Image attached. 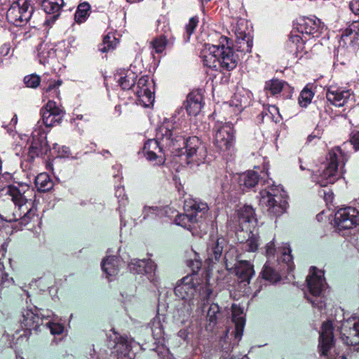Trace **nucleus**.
Instances as JSON below:
<instances>
[{
	"label": "nucleus",
	"instance_id": "aec40b11",
	"mask_svg": "<svg viewBox=\"0 0 359 359\" xmlns=\"http://www.w3.org/2000/svg\"><path fill=\"white\" fill-rule=\"evenodd\" d=\"M244 22V20H240L239 22L234 27V32L236 36V50L245 53L251 52L253 41L250 33H246L245 29L242 27Z\"/></svg>",
	"mask_w": 359,
	"mask_h": 359
},
{
	"label": "nucleus",
	"instance_id": "13d9d810",
	"mask_svg": "<svg viewBox=\"0 0 359 359\" xmlns=\"http://www.w3.org/2000/svg\"><path fill=\"white\" fill-rule=\"evenodd\" d=\"M350 9L356 15H359V0H353L349 4Z\"/></svg>",
	"mask_w": 359,
	"mask_h": 359
},
{
	"label": "nucleus",
	"instance_id": "0eeeda50",
	"mask_svg": "<svg viewBox=\"0 0 359 359\" xmlns=\"http://www.w3.org/2000/svg\"><path fill=\"white\" fill-rule=\"evenodd\" d=\"M281 256L277 259V266H275L270 261H267L261 272L263 279L275 283L280 280V271L285 268L287 271L293 269L292 257L291 255V249L287 244H285L281 249L279 250Z\"/></svg>",
	"mask_w": 359,
	"mask_h": 359
},
{
	"label": "nucleus",
	"instance_id": "f257e3e1",
	"mask_svg": "<svg viewBox=\"0 0 359 359\" xmlns=\"http://www.w3.org/2000/svg\"><path fill=\"white\" fill-rule=\"evenodd\" d=\"M180 142L184 145L188 164L196 163L198 165L205 161L207 156L205 146L196 136L185 139L173 120H166L160 126L156 138L145 142L142 153L148 161L154 162V164H161L164 161V149L175 147Z\"/></svg>",
	"mask_w": 359,
	"mask_h": 359
},
{
	"label": "nucleus",
	"instance_id": "c85d7f7f",
	"mask_svg": "<svg viewBox=\"0 0 359 359\" xmlns=\"http://www.w3.org/2000/svg\"><path fill=\"white\" fill-rule=\"evenodd\" d=\"M196 304H197V302L182 300V302L177 306L175 314V316L180 323H184L187 321Z\"/></svg>",
	"mask_w": 359,
	"mask_h": 359
},
{
	"label": "nucleus",
	"instance_id": "bf43d9fd",
	"mask_svg": "<svg viewBox=\"0 0 359 359\" xmlns=\"http://www.w3.org/2000/svg\"><path fill=\"white\" fill-rule=\"evenodd\" d=\"M10 48L8 46L4 45L0 48V55L6 56L8 54Z\"/></svg>",
	"mask_w": 359,
	"mask_h": 359
},
{
	"label": "nucleus",
	"instance_id": "4be33fe9",
	"mask_svg": "<svg viewBox=\"0 0 359 359\" xmlns=\"http://www.w3.org/2000/svg\"><path fill=\"white\" fill-rule=\"evenodd\" d=\"M349 90H344L341 88L331 86L327 89V100L336 107L344 106L351 97Z\"/></svg>",
	"mask_w": 359,
	"mask_h": 359
},
{
	"label": "nucleus",
	"instance_id": "6e6552de",
	"mask_svg": "<svg viewBox=\"0 0 359 359\" xmlns=\"http://www.w3.org/2000/svg\"><path fill=\"white\" fill-rule=\"evenodd\" d=\"M323 276V271L318 270L315 266H311L306 280L307 288L311 295L309 296L306 294V297L313 307L318 308L320 311L325 307V303L322 296L325 286Z\"/></svg>",
	"mask_w": 359,
	"mask_h": 359
},
{
	"label": "nucleus",
	"instance_id": "37998d69",
	"mask_svg": "<svg viewBox=\"0 0 359 359\" xmlns=\"http://www.w3.org/2000/svg\"><path fill=\"white\" fill-rule=\"evenodd\" d=\"M153 337L156 339H160L163 337L164 331L163 325L158 317L154 318L150 323Z\"/></svg>",
	"mask_w": 359,
	"mask_h": 359
},
{
	"label": "nucleus",
	"instance_id": "423d86ee",
	"mask_svg": "<svg viewBox=\"0 0 359 359\" xmlns=\"http://www.w3.org/2000/svg\"><path fill=\"white\" fill-rule=\"evenodd\" d=\"M6 13L8 21L16 26L27 23L32 27L39 25V21L34 13V9L29 0H11Z\"/></svg>",
	"mask_w": 359,
	"mask_h": 359
},
{
	"label": "nucleus",
	"instance_id": "20e7f679",
	"mask_svg": "<svg viewBox=\"0 0 359 359\" xmlns=\"http://www.w3.org/2000/svg\"><path fill=\"white\" fill-rule=\"evenodd\" d=\"M264 188L259 191V205L273 215H280L285 210V193L280 186L274 185L270 180L263 184Z\"/></svg>",
	"mask_w": 359,
	"mask_h": 359
},
{
	"label": "nucleus",
	"instance_id": "864d4df0",
	"mask_svg": "<svg viewBox=\"0 0 359 359\" xmlns=\"http://www.w3.org/2000/svg\"><path fill=\"white\" fill-rule=\"evenodd\" d=\"M48 326L53 334H60L64 330V327L59 323H49Z\"/></svg>",
	"mask_w": 359,
	"mask_h": 359
},
{
	"label": "nucleus",
	"instance_id": "052dcab7",
	"mask_svg": "<svg viewBox=\"0 0 359 359\" xmlns=\"http://www.w3.org/2000/svg\"><path fill=\"white\" fill-rule=\"evenodd\" d=\"M18 123V117H17V115L15 114L13 116V117L12 118V119L11 120V122H10V126H11V128L12 129V128H15V125L17 124Z\"/></svg>",
	"mask_w": 359,
	"mask_h": 359
},
{
	"label": "nucleus",
	"instance_id": "6ab92c4d",
	"mask_svg": "<svg viewBox=\"0 0 359 359\" xmlns=\"http://www.w3.org/2000/svg\"><path fill=\"white\" fill-rule=\"evenodd\" d=\"M41 6L42 9L47 15L43 25H52L60 15L63 0H36Z\"/></svg>",
	"mask_w": 359,
	"mask_h": 359
},
{
	"label": "nucleus",
	"instance_id": "603ef678",
	"mask_svg": "<svg viewBox=\"0 0 359 359\" xmlns=\"http://www.w3.org/2000/svg\"><path fill=\"white\" fill-rule=\"evenodd\" d=\"M40 81L41 80L39 76L36 74L26 76L24 78V82L25 85L29 88H35L38 87L40 84Z\"/></svg>",
	"mask_w": 359,
	"mask_h": 359
},
{
	"label": "nucleus",
	"instance_id": "774afa93",
	"mask_svg": "<svg viewBox=\"0 0 359 359\" xmlns=\"http://www.w3.org/2000/svg\"><path fill=\"white\" fill-rule=\"evenodd\" d=\"M84 116L83 115H76V117L74 118V121L75 120H82L83 119Z\"/></svg>",
	"mask_w": 359,
	"mask_h": 359
},
{
	"label": "nucleus",
	"instance_id": "79ce46f5",
	"mask_svg": "<svg viewBox=\"0 0 359 359\" xmlns=\"http://www.w3.org/2000/svg\"><path fill=\"white\" fill-rule=\"evenodd\" d=\"M117 43L116 38L114 35L108 34L104 36L102 43L99 46V50L102 53H107L114 50Z\"/></svg>",
	"mask_w": 359,
	"mask_h": 359
},
{
	"label": "nucleus",
	"instance_id": "de8ad7c7",
	"mask_svg": "<svg viewBox=\"0 0 359 359\" xmlns=\"http://www.w3.org/2000/svg\"><path fill=\"white\" fill-rule=\"evenodd\" d=\"M35 182L39 189L42 191L49 190L53 185L48 176L43 174L38 175L36 178Z\"/></svg>",
	"mask_w": 359,
	"mask_h": 359
},
{
	"label": "nucleus",
	"instance_id": "1a4fd4ad",
	"mask_svg": "<svg viewBox=\"0 0 359 359\" xmlns=\"http://www.w3.org/2000/svg\"><path fill=\"white\" fill-rule=\"evenodd\" d=\"M214 145L224 156H232L235 151V131L231 123H217L214 127Z\"/></svg>",
	"mask_w": 359,
	"mask_h": 359
},
{
	"label": "nucleus",
	"instance_id": "c9c22d12",
	"mask_svg": "<svg viewBox=\"0 0 359 359\" xmlns=\"http://www.w3.org/2000/svg\"><path fill=\"white\" fill-rule=\"evenodd\" d=\"M222 317L220 308L217 304H211L206 313V320L208 323V329H212Z\"/></svg>",
	"mask_w": 359,
	"mask_h": 359
},
{
	"label": "nucleus",
	"instance_id": "bb28decb",
	"mask_svg": "<svg viewBox=\"0 0 359 359\" xmlns=\"http://www.w3.org/2000/svg\"><path fill=\"white\" fill-rule=\"evenodd\" d=\"M236 274L240 282L246 285L255 274L253 266L248 261H239L236 266Z\"/></svg>",
	"mask_w": 359,
	"mask_h": 359
},
{
	"label": "nucleus",
	"instance_id": "ea45409f",
	"mask_svg": "<svg viewBox=\"0 0 359 359\" xmlns=\"http://www.w3.org/2000/svg\"><path fill=\"white\" fill-rule=\"evenodd\" d=\"M90 6L87 2L81 3L79 5L74 14V19L77 23H82L86 21L90 14Z\"/></svg>",
	"mask_w": 359,
	"mask_h": 359
},
{
	"label": "nucleus",
	"instance_id": "f8f14e48",
	"mask_svg": "<svg viewBox=\"0 0 359 359\" xmlns=\"http://www.w3.org/2000/svg\"><path fill=\"white\" fill-rule=\"evenodd\" d=\"M32 143L28 151V157L32 161L36 157H43L51 152L46 140V133L38 122L32 134Z\"/></svg>",
	"mask_w": 359,
	"mask_h": 359
},
{
	"label": "nucleus",
	"instance_id": "39448f33",
	"mask_svg": "<svg viewBox=\"0 0 359 359\" xmlns=\"http://www.w3.org/2000/svg\"><path fill=\"white\" fill-rule=\"evenodd\" d=\"M326 160L323 172L319 176L313 177V180L321 187H326L337 181L339 177L338 168H342L345 165L348 155L341 147H336L329 151Z\"/></svg>",
	"mask_w": 359,
	"mask_h": 359
},
{
	"label": "nucleus",
	"instance_id": "e2e57ef3",
	"mask_svg": "<svg viewBox=\"0 0 359 359\" xmlns=\"http://www.w3.org/2000/svg\"><path fill=\"white\" fill-rule=\"evenodd\" d=\"M62 154H60L59 156H68V154L69 152V148L66 147H63L62 148Z\"/></svg>",
	"mask_w": 359,
	"mask_h": 359
},
{
	"label": "nucleus",
	"instance_id": "e433bc0d",
	"mask_svg": "<svg viewBox=\"0 0 359 359\" xmlns=\"http://www.w3.org/2000/svg\"><path fill=\"white\" fill-rule=\"evenodd\" d=\"M62 84L61 80L50 81L47 87H44L43 97L44 100H53L55 97L59 98L60 90L59 87Z\"/></svg>",
	"mask_w": 359,
	"mask_h": 359
},
{
	"label": "nucleus",
	"instance_id": "2eb2a0df",
	"mask_svg": "<svg viewBox=\"0 0 359 359\" xmlns=\"http://www.w3.org/2000/svg\"><path fill=\"white\" fill-rule=\"evenodd\" d=\"M296 29L304 36L318 37L325 29V25L320 19L316 17H303L298 20Z\"/></svg>",
	"mask_w": 359,
	"mask_h": 359
},
{
	"label": "nucleus",
	"instance_id": "5701e85b",
	"mask_svg": "<svg viewBox=\"0 0 359 359\" xmlns=\"http://www.w3.org/2000/svg\"><path fill=\"white\" fill-rule=\"evenodd\" d=\"M226 245V241L223 237L212 236L207 245V255L208 259L213 262L218 261L222 255L224 248Z\"/></svg>",
	"mask_w": 359,
	"mask_h": 359
},
{
	"label": "nucleus",
	"instance_id": "9b49d317",
	"mask_svg": "<svg viewBox=\"0 0 359 359\" xmlns=\"http://www.w3.org/2000/svg\"><path fill=\"white\" fill-rule=\"evenodd\" d=\"M334 223L339 233L346 236L344 231L352 229L359 224V210L350 206L339 209L335 213Z\"/></svg>",
	"mask_w": 359,
	"mask_h": 359
},
{
	"label": "nucleus",
	"instance_id": "58836bf2",
	"mask_svg": "<svg viewBox=\"0 0 359 359\" xmlns=\"http://www.w3.org/2000/svg\"><path fill=\"white\" fill-rule=\"evenodd\" d=\"M250 96L248 95H242L237 93L231 100V104L237 108L238 111H242L250 104Z\"/></svg>",
	"mask_w": 359,
	"mask_h": 359
},
{
	"label": "nucleus",
	"instance_id": "09e8293b",
	"mask_svg": "<svg viewBox=\"0 0 359 359\" xmlns=\"http://www.w3.org/2000/svg\"><path fill=\"white\" fill-rule=\"evenodd\" d=\"M313 95V93L310 89L304 88L302 90L298 99L300 106L303 107H307L311 103Z\"/></svg>",
	"mask_w": 359,
	"mask_h": 359
},
{
	"label": "nucleus",
	"instance_id": "c756f323",
	"mask_svg": "<svg viewBox=\"0 0 359 359\" xmlns=\"http://www.w3.org/2000/svg\"><path fill=\"white\" fill-rule=\"evenodd\" d=\"M39 317L31 309H25L22 311L20 323L25 329L36 328L39 325Z\"/></svg>",
	"mask_w": 359,
	"mask_h": 359
},
{
	"label": "nucleus",
	"instance_id": "f704fd0d",
	"mask_svg": "<svg viewBox=\"0 0 359 359\" xmlns=\"http://www.w3.org/2000/svg\"><path fill=\"white\" fill-rule=\"evenodd\" d=\"M55 51L51 44L41 43L37 47V55L41 64L45 65L49 58L55 57Z\"/></svg>",
	"mask_w": 359,
	"mask_h": 359
},
{
	"label": "nucleus",
	"instance_id": "ddd939ff",
	"mask_svg": "<svg viewBox=\"0 0 359 359\" xmlns=\"http://www.w3.org/2000/svg\"><path fill=\"white\" fill-rule=\"evenodd\" d=\"M340 339L346 346H353L355 355H359V323L348 319L342 322L339 328Z\"/></svg>",
	"mask_w": 359,
	"mask_h": 359
},
{
	"label": "nucleus",
	"instance_id": "412c9836",
	"mask_svg": "<svg viewBox=\"0 0 359 359\" xmlns=\"http://www.w3.org/2000/svg\"><path fill=\"white\" fill-rule=\"evenodd\" d=\"M334 346L332 324L326 321L322 325L320 333L318 348L321 355L327 356L329 350Z\"/></svg>",
	"mask_w": 359,
	"mask_h": 359
},
{
	"label": "nucleus",
	"instance_id": "9d476101",
	"mask_svg": "<svg viewBox=\"0 0 359 359\" xmlns=\"http://www.w3.org/2000/svg\"><path fill=\"white\" fill-rule=\"evenodd\" d=\"M184 209L185 213L177 215L175 222L177 225L190 230L198 219L207 212L208 206L206 203L189 199L185 201Z\"/></svg>",
	"mask_w": 359,
	"mask_h": 359
},
{
	"label": "nucleus",
	"instance_id": "7ed1b4c3",
	"mask_svg": "<svg viewBox=\"0 0 359 359\" xmlns=\"http://www.w3.org/2000/svg\"><path fill=\"white\" fill-rule=\"evenodd\" d=\"M175 294L183 301L191 300L197 302L204 306L212 293L208 285L199 284L194 274H189L180 280L175 287Z\"/></svg>",
	"mask_w": 359,
	"mask_h": 359
},
{
	"label": "nucleus",
	"instance_id": "6e6d98bb",
	"mask_svg": "<svg viewBox=\"0 0 359 359\" xmlns=\"http://www.w3.org/2000/svg\"><path fill=\"white\" fill-rule=\"evenodd\" d=\"M265 254L267 257L270 258L271 257H274L276 248L273 241L267 243L265 246Z\"/></svg>",
	"mask_w": 359,
	"mask_h": 359
},
{
	"label": "nucleus",
	"instance_id": "8fccbe9b",
	"mask_svg": "<svg viewBox=\"0 0 359 359\" xmlns=\"http://www.w3.org/2000/svg\"><path fill=\"white\" fill-rule=\"evenodd\" d=\"M259 236L252 233L245 243V248L249 252H254L257 250Z\"/></svg>",
	"mask_w": 359,
	"mask_h": 359
},
{
	"label": "nucleus",
	"instance_id": "cd10ccee",
	"mask_svg": "<svg viewBox=\"0 0 359 359\" xmlns=\"http://www.w3.org/2000/svg\"><path fill=\"white\" fill-rule=\"evenodd\" d=\"M242 190L254 187L259 182V175L257 172L248 170L235 177Z\"/></svg>",
	"mask_w": 359,
	"mask_h": 359
},
{
	"label": "nucleus",
	"instance_id": "f3484780",
	"mask_svg": "<svg viewBox=\"0 0 359 359\" xmlns=\"http://www.w3.org/2000/svg\"><path fill=\"white\" fill-rule=\"evenodd\" d=\"M136 94L145 107H149L154 102V82L147 76L139 79Z\"/></svg>",
	"mask_w": 359,
	"mask_h": 359
},
{
	"label": "nucleus",
	"instance_id": "49530a36",
	"mask_svg": "<svg viewBox=\"0 0 359 359\" xmlns=\"http://www.w3.org/2000/svg\"><path fill=\"white\" fill-rule=\"evenodd\" d=\"M198 22L199 20L197 16H194L189 19V22L185 25V36L184 39L185 42H188L189 41L190 37L194 32Z\"/></svg>",
	"mask_w": 359,
	"mask_h": 359
},
{
	"label": "nucleus",
	"instance_id": "f03ea898",
	"mask_svg": "<svg viewBox=\"0 0 359 359\" xmlns=\"http://www.w3.org/2000/svg\"><path fill=\"white\" fill-rule=\"evenodd\" d=\"M6 196L15 206V210L8 219V222L20 220L22 224H28L35 215V210L27 205L28 200L26 194L29 191V187L25 184H11L2 190Z\"/></svg>",
	"mask_w": 359,
	"mask_h": 359
},
{
	"label": "nucleus",
	"instance_id": "2f4dec72",
	"mask_svg": "<svg viewBox=\"0 0 359 359\" xmlns=\"http://www.w3.org/2000/svg\"><path fill=\"white\" fill-rule=\"evenodd\" d=\"M288 87L289 85L285 81L277 79H273L265 83L264 90L266 91L267 96L269 95L276 96L280 94L282 90L287 88Z\"/></svg>",
	"mask_w": 359,
	"mask_h": 359
},
{
	"label": "nucleus",
	"instance_id": "a211bd4d",
	"mask_svg": "<svg viewBox=\"0 0 359 359\" xmlns=\"http://www.w3.org/2000/svg\"><path fill=\"white\" fill-rule=\"evenodd\" d=\"M213 51L217 53L219 67L221 70L231 71L236 68L238 58L233 53L232 48L225 46L223 43L219 44V48H212ZM214 53V52H212Z\"/></svg>",
	"mask_w": 359,
	"mask_h": 359
},
{
	"label": "nucleus",
	"instance_id": "dca6fc26",
	"mask_svg": "<svg viewBox=\"0 0 359 359\" xmlns=\"http://www.w3.org/2000/svg\"><path fill=\"white\" fill-rule=\"evenodd\" d=\"M43 123L46 127H52L59 124L65 114L63 109L56 102L49 100L41 109Z\"/></svg>",
	"mask_w": 359,
	"mask_h": 359
},
{
	"label": "nucleus",
	"instance_id": "3c124183",
	"mask_svg": "<svg viewBox=\"0 0 359 359\" xmlns=\"http://www.w3.org/2000/svg\"><path fill=\"white\" fill-rule=\"evenodd\" d=\"M115 195L118 198V202L121 206H126L128 202V198L123 187H117L115 191Z\"/></svg>",
	"mask_w": 359,
	"mask_h": 359
},
{
	"label": "nucleus",
	"instance_id": "393cba45",
	"mask_svg": "<svg viewBox=\"0 0 359 359\" xmlns=\"http://www.w3.org/2000/svg\"><path fill=\"white\" fill-rule=\"evenodd\" d=\"M184 107L189 115H198L203 107L202 95L198 92L190 93L184 102Z\"/></svg>",
	"mask_w": 359,
	"mask_h": 359
},
{
	"label": "nucleus",
	"instance_id": "4d7b16f0",
	"mask_svg": "<svg viewBox=\"0 0 359 359\" xmlns=\"http://www.w3.org/2000/svg\"><path fill=\"white\" fill-rule=\"evenodd\" d=\"M351 142L353 145L355 150L359 149V130L352 132Z\"/></svg>",
	"mask_w": 359,
	"mask_h": 359
},
{
	"label": "nucleus",
	"instance_id": "5fc2aeb1",
	"mask_svg": "<svg viewBox=\"0 0 359 359\" xmlns=\"http://www.w3.org/2000/svg\"><path fill=\"white\" fill-rule=\"evenodd\" d=\"M187 265L191 269L194 273L193 274L196 276V273L201 267V262L197 259H195L194 260L190 259L187 262Z\"/></svg>",
	"mask_w": 359,
	"mask_h": 359
},
{
	"label": "nucleus",
	"instance_id": "b1692460",
	"mask_svg": "<svg viewBox=\"0 0 359 359\" xmlns=\"http://www.w3.org/2000/svg\"><path fill=\"white\" fill-rule=\"evenodd\" d=\"M232 322L234 323L235 327L231 331H230V329L226 331L224 339L229 338V334H230L231 336L234 337L235 340L238 343L243 336L245 323V318L243 316V311L240 309L233 307Z\"/></svg>",
	"mask_w": 359,
	"mask_h": 359
},
{
	"label": "nucleus",
	"instance_id": "338daca9",
	"mask_svg": "<svg viewBox=\"0 0 359 359\" xmlns=\"http://www.w3.org/2000/svg\"><path fill=\"white\" fill-rule=\"evenodd\" d=\"M315 137H317V135H310L309 137H308V141L309 142H311L313 138Z\"/></svg>",
	"mask_w": 359,
	"mask_h": 359
},
{
	"label": "nucleus",
	"instance_id": "a19ab883",
	"mask_svg": "<svg viewBox=\"0 0 359 359\" xmlns=\"http://www.w3.org/2000/svg\"><path fill=\"white\" fill-rule=\"evenodd\" d=\"M117 340L116 347L118 351L121 348H123V351H121V354L123 355V358H118V359H132L130 356V344L128 338L126 336H119L118 337H116Z\"/></svg>",
	"mask_w": 359,
	"mask_h": 359
},
{
	"label": "nucleus",
	"instance_id": "0e129e2a",
	"mask_svg": "<svg viewBox=\"0 0 359 359\" xmlns=\"http://www.w3.org/2000/svg\"><path fill=\"white\" fill-rule=\"evenodd\" d=\"M290 39H291V41L293 43L299 42L300 39H302L303 41V39L300 38L299 36H298V35H293V34L291 36Z\"/></svg>",
	"mask_w": 359,
	"mask_h": 359
},
{
	"label": "nucleus",
	"instance_id": "473e14b6",
	"mask_svg": "<svg viewBox=\"0 0 359 359\" xmlns=\"http://www.w3.org/2000/svg\"><path fill=\"white\" fill-rule=\"evenodd\" d=\"M120 260L115 256H109L102 262V269L108 276H114L119 271Z\"/></svg>",
	"mask_w": 359,
	"mask_h": 359
},
{
	"label": "nucleus",
	"instance_id": "c03bdc74",
	"mask_svg": "<svg viewBox=\"0 0 359 359\" xmlns=\"http://www.w3.org/2000/svg\"><path fill=\"white\" fill-rule=\"evenodd\" d=\"M168 44H169V41L166 40V36L164 34H161L158 37L155 38L151 42L152 48L157 53H163Z\"/></svg>",
	"mask_w": 359,
	"mask_h": 359
},
{
	"label": "nucleus",
	"instance_id": "4468645a",
	"mask_svg": "<svg viewBox=\"0 0 359 359\" xmlns=\"http://www.w3.org/2000/svg\"><path fill=\"white\" fill-rule=\"evenodd\" d=\"M130 272L137 274H146L151 283L154 285L158 283L156 275L157 266L151 259H133L128 264Z\"/></svg>",
	"mask_w": 359,
	"mask_h": 359
},
{
	"label": "nucleus",
	"instance_id": "69168bd1",
	"mask_svg": "<svg viewBox=\"0 0 359 359\" xmlns=\"http://www.w3.org/2000/svg\"><path fill=\"white\" fill-rule=\"evenodd\" d=\"M333 198V194L332 193H325V201H332Z\"/></svg>",
	"mask_w": 359,
	"mask_h": 359
},
{
	"label": "nucleus",
	"instance_id": "4c0bfd02",
	"mask_svg": "<svg viewBox=\"0 0 359 359\" xmlns=\"http://www.w3.org/2000/svg\"><path fill=\"white\" fill-rule=\"evenodd\" d=\"M239 222L241 224L243 223H249L252 226L257 224V219L255 216V210L250 205H245L239 212Z\"/></svg>",
	"mask_w": 359,
	"mask_h": 359
},
{
	"label": "nucleus",
	"instance_id": "72a5a7b5",
	"mask_svg": "<svg viewBox=\"0 0 359 359\" xmlns=\"http://www.w3.org/2000/svg\"><path fill=\"white\" fill-rule=\"evenodd\" d=\"M212 48H219V45H208V48L203 51L202 55L204 65L210 68H217L219 66L217 53L213 52Z\"/></svg>",
	"mask_w": 359,
	"mask_h": 359
},
{
	"label": "nucleus",
	"instance_id": "a878e982",
	"mask_svg": "<svg viewBox=\"0 0 359 359\" xmlns=\"http://www.w3.org/2000/svg\"><path fill=\"white\" fill-rule=\"evenodd\" d=\"M114 79L123 90H129L135 85L137 76L130 69H119Z\"/></svg>",
	"mask_w": 359,
	"mask_h": 359
},
{
	"label": "nucleus",
	"instance_id": "7c9ffc66",
	"mask_svg": "<svg viewBox=\"0 0 359 359\" xmlns=\"http://www.w3.org/2000/svg\"><path fill=\"white\" fill-rule=\"evenodd\" d=\"M341 39L344 41L349 39L350 43L359 44V21H353L346 28L342 34Z\"/></svg>",
	"mask_w": 359,
	"mask_h": 359
},
{
	"label": "nucleus",
	"instance_id": "a18cd8bd",
	"mask_svg": "<svg viewBox=\"0 0 359 359\" xmlns=\"http://www.w3.org/2000/svg\"><path fill=\"white\" fill-rule=\"evenodd\" d=\"M164 212V210L161 208L157 206H145L143 210V219L162 216Z\"/></svg>",
	"mask_w": 359,
	"mask_h": 359
},
{
	"label": "nucleus",
	"instance_id": "680f3d73",
	"mask_svg": "<svg viewBox=\"0 0 359 359\" xmlns=\"http://www.w3.org/2000/svg\"><path fill=\"white\" fill-rule=\"evenodd\" d=\"M268 110L270 114H271L272 116L273 115L274 113H278V108L274 105L270 106Z\"/></svg>",
	"mask_w": 359,
	"mask_h": 359
}]
</instances>
